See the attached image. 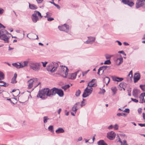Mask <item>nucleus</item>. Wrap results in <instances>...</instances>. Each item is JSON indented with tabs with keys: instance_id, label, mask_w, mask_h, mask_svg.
<instances>
[{
	"instance_id": "bf43d9fd",
	"label": "nucleus",
	"mask_w": 145,
	"mask_h": 145,
	"mask_svg": "<svg viewBox=\"0 0 145 145\" xmlns=\"http://www.w3.org/2000/svg\"><path fill=\"white\" fill-rule=\"evenodd\" d=\"M43 0H36L37 2L39 3H41Z\"/></svg>"
},
{
	"instance_id": "de8ad7c7",
	"label": "nucleus",
	"mask_w": 145,
	"mask_h": 145,
	"mask_svg": "<svg viewBox=\"0 0 145 145\" xmlns=\"http://www.w3.org/2000/svg\"><path fill=\"white\" fill-rule=\"evenodd\" d=\"M118 125L117 124H115L114 126H113V128L115 130L118 129Z\"/></svg>"
},
{
	"instance_id": "58836bf2",
	"label": "nucleus",
	"mask_w": 145,
	"mask_h": 145,
	"mask_svg": "<svg viewBox=\"0 0 145 145\" xmlns=\"http://www.w3.org/2000/svg\"><path fill=\"white\" fill-rule=\"evenodd\" d=\"M70 87V86L69 85H66L62 87V88L65 90H66L67 89Z\"/></svg>"
},
{
	"instance_id": "f03ea898",
	"label": "nucleus",
	"mask_w": 145,
	"mask_h": 145,
	"mask_svg": "<svg viewBox=\"0 0 145 145\" xmlns=\"http://www.w3.org/2000/svg\"><path fill=\"white\" fill-rule=\"evenodd\" d=\"M52 88L50 89L48 88H44L40 90L37 95V97L43 99H45V96L46 95L48 97L52 96Z\"/></svg>"
},
{
	"instance_id": "4468645a",
	"label": "nucleus",
	"mask_w": 145,
	"mask_h": 145,
	"mask_svg": "<svg viewBox=\"0 0 145 145\" xmlns=\"http://www.w3.org/2000/svg\"><path fill=\"white\" fill-rule=\"evenodd\" d=\"M95 80V79H93L88 83L87 86L89 87L90 88H92L93 87L96 86H97V85L94 82Z\"/></svg>"
},
{
	"instance_id": "72a5a7b5",
	"label": "nucleus",
	"mask_w": 145,
	"mask_h": 145,
	"mask_svg": "<svg viewBox=\"0 0 145 145\" xmlns=\"http://www.w3.org/2000/svg\"><path fill=\"white\" fill-rule=\"evenodd\" d=\"M48 130L52 133H54V131L53 130V126L52 125H50L48 127Z\"/></svg>"
},
{
	"instance_id": "680f3d73",
	"label": "nucleus",
	"mask_w": 145,
	"mask_h": 145,
	"mask_svg": "<svg viewBox=\"0 0 145 145\" xmlns=\"http://www.w3.org/2000/svg\"><path fill=\"white\" fill-rule=\"evenodd\" d=\"M116 42H117L118 43V44L119 45L121 46V45L122 43L120 41L117 40L116 41Z\"/></svg>"
},
{
	"instance_id": "e2e57ef3",
	"label": "nucleus",
	"mask_w": 145,
	"mask_h": 145,
	"mask_svg": "<svg viewBox=\"0 0 145 145\" xmlns=\"http://www.w3.org/2000/svg\"><path fill=\"white\" fill-rule=\"evenodd\" d=\"M117 115L118 116H122V113H117Z\"/></svg>"
},
{
	"instance_id": "69168bd1",
	"label": "nucleus",
	"mask_w": 145,
	"mask_h": 145,
	"mask_svg": "<svg viewBox=\"0 0 145 145\" xmlns=\"http://www.w3.org/2000/svg\"><path fill=\"white\" fill-rule=\"evenodd\" d=\"M61 110V108H59L58 110V114H60Z\"/></svg>"
},
{
	"instance_id": "37998d69",
	"label": "nucleus",
	"mask_w": 145,
	"mask_h": 145,
	"mask_svg": "<svg viewBox=\"0 0 145 145\" xmlns=\"http://www.w3.org/2000/svg\"><path fill=\"white\" fill-rule=\"evenodd\" d=\"M17 82V81L16 80V78L13 77L11 80V83H16Z\"/></svg>"
},
{
	"instance_id": "a878e982",
	"label": "nucleus",
	"mask_w": 145,
	"mask_h": 145,
	"mask_svg": "<svg viewBox=\"0 0 145 145\" xmlns=\"http://www.w3.org/2000/svg\"><path fill=\"white\" fill-rule=\"evenodd\" d=\"M118 141L121 143V145H128L126 140H123L122 141L119 137Z\"/></svg>"
},
{
	"instance_id": "a19ab883",
	"label": "nucleus",
	"mask_w": 145,
	"mask_h": 145,
	"mask_svg": "<svg viewBox=\"0 0 145 145\" xmlns=\"http://www.w3.org/2000/svg\"><path fill=\"white\" fill-rule=\"evenodd\" d=\"M44 122V123H46L47 122V120H49V118L47 116H44L43 117Z\"/></svg>"
},
{
	"instance_id": "473e14b6",
	"label": "nucleus",
	"mask_w": 145,
	"mask_h": 145,
	"mask_svg": "<svg viewBox=\"0 0 145 145\" xmlns=\"http://www.w3.org/2000/svg\"><path fill=\"white\" fill-rule=\"evenodd\" d=\"M4 75L1 71H0V80H2L4 78Z\"/></svg>"
},
{
	"instance_id": "9b49d317",
	"label": "nucleus",
	"mask_w": 145,
	"mask_h": 145,
	"mask_svg": "<svg viewBox=\"0 0 145 145\" xmlns=\"http://www.w3.org/2000/svg\"><path fill=\"white\" fill-rule=\"evenodd\" d=\"M120 1L123 3L131 7L133 6L134 5V3L132 1H131L129 0H120Z\"/></svg>"
},
{
	"instance_id": "ddd939ff",
	"label": "nucleus",
	"mask_w": 145,
	"mask_h": 145,
	"mask_svg": "<svg viewBox=\"0 0 145 145\" xmlns=\"http://www.w3.org/2000/svg\"><path fill=\"white\" fill-rule=\"evenodd\" d=\"M88 40L84 42V43L87 44H92L95 41V38L94 37H88Z\"/></svg>"
},
{
	"instance_id": "4d7b16f0",
	"label": "nucleus",
	"mask_w": 145,
	"mask_h": 145,
	"mask_svg": "<svg viewBox=\"0 0 145 145\" xmlns=\"http://www.w3.org/2000/svg\"><path fill=\"white\" fill-rule=\"evenodd\" d=\"M123 111L128 113H129V109L128 108H126L125 110Z\"/></svg>"
},
{
	"instance_id": "20e7f679",
	"label": "nucleus",
	"mask_w": 145,
	"mask_h": 145,
	"mask_svg": "<svg viewBox=\"0 0 145 145\" xmlns=\"http://www.w3.org/2000/svg\"><path fill=\"white\" fill-rule=\"evenodd\" d=\"M68 71L69 70L66 67L61 66H60L58 70L59 74L61 76L65 78L67 77L68 74Z\"/></svg>"
},
{
	"instance_id": "338daca9",
	"label": "nucleus",
	"mask_w": 145,
	"mask_h": 145,
	"mask_svg": "<svg viewBox=\"0 0 145 145\" xmlns=\"http://www.w3.org/2000/svg\"><path fill=\"white\" fill-rule=\"evenodd\" d=\"M123 43L124 44L125 46L129 45L128 43L125 42H124Z\"/></svg>"
},
{
	"instance_id": "bb28decb",
	"label": "nucleus",
	"mask_w": 145,
	"mask_h": 145,
	"mask_svg": "<svg viewBox=\"0 0 145 145\" xmlns=\"http://www.w3.org/2000/svg\"><path fill=\"white\" fill-rule=\"evenodd\" d=\"M144 95L143 94L141 93L139 96L140 99L139 103H143L144 102V96L143 95Z\"/></svg>"
},
{
	"instance_id": "3c124183",
	"label": "nucleus",
	"mask_w": 145,
	"mask_h": 145,
	"mask_svg": "<svg viewBox=\"0 0 145 145\" xmlns=\"http://www.w3.org/2000/svg\"><path fill=\"white\" fill-rule=\"evenodd\" d=\"M131 99L132 101L135 103H137L138 102V100L136 99H134L132 98H131Z\"/></svg>"
},
{
	"instance_id": "cd10ccee",
	"label": "nucleus",
	"mask_w": 145,
	"mask_h": 145,
	"mask_svg": "<svg viewBox=\"0 0 145 145\" xmlns=\"http://www.w3.org/2000/svg\"><path fill=\"white\" fill-rule=\"evenodd\" d=\"M12 65L13 66L16 67L17 69L21 68L20 63H13L12 64Z\"/></svg>"
},
{
	"instance_id": "c9c22d12",
	"label": "nucleus",
	"mask_w": 145,
	"mask_h": 145,
	"mask_svg": "<svg viewBox=\"0 0 145 145\" xmlns=\"http://www.w3.org/2000/svg\"><path fill=\"white\" fill-rule=\"evenodd\" d=\"M111 90L113 93V95H115L116 93V91H117V89L116 87H112L111 88Z\"/></svg>"
},
{
	"instance_id": "412c9836",
	"label": "nucleus",
	"mask_w": 145,
	"mask_h": 145,
	"mask_svg": "<svg viewBox=\"0 0 145 145\" xmlns=\"http://www.w3.org/2000/svg\"><path fill=\"white\" fill-rule=\"evenodd\" d=\"M65 132V130L62 128L59 127L56 131V133L57 134L63 133Z\"/></svg>"
},
{
	"instance_id": "aec40b11",
	"label": "nucleus",
	"mask_w": 145,
	"mask_h": 145,
	"mask_svg": "<svg viewBox=\"0 0 145 145\" xmlns=\"http://www.w3.org/2000/svg\"><path fill=\"white\" fill-rule=\"evenodd\" d=\"M80 105V103H76L72 107V110L75 113H76L77 109L79 108L78 106H79Z\"/></svg>"
},
{
	"instance_id": "0e129e2a",
	"label": "nucleus",
	"mask_w": 145,
	"mask_h": 145,
	"mask_svg": "<svg viewBox=\"0 0 145 145\" xmlns=\"http://www.w3.org/2000/svg\"><path fill=\"white\" fill-rule=\"evenodd\" d=\"M82 140V138L81 137H80L77 139V141H81Z\"/></svg>"
},
{
	"instance_id": "13d9d810",
	"label": "nucleus",
	"mask_w": 145,
	"mask_h": 145,
	"mask_svg": "<svg viewBox=\"0 0 145 145\" xmlns=\"http://www.w3.org/2000/svg\"><path fill=\"white\" fill-rule=\"evenodd\" d=\"M113 128V125H111L108 127V129H112Z\"/></svg>"
},
{
	"instance_id": "4be33fe9",
	"label": "nucleus",
	"mask_w": 145,
	"mask_h": 145,
	"mask_svg": "<svg viewBox=\"0 0 145 145\" xmlns=\"http://www.w3.org/2000/svg\"><path fill=\"white\" fill-rule=\"evenodd\" d=\"M29 8L31 9L35 10L37 8V7L34 4H31L30 3H29Z\"/></svg>"
},
{
	"instance_id": "a211bd4d",
	"label": "nucleus",
	"mask_w": 145,
	"mask_h": 145,
	"mask_svg": "<svg viewBox=\"0 0 145 145\" xmlns=\"http://www.w3.org/2000/svg\"><path fill=\"white\" fill-rule=\"evenodd\" d=\"M112 78L113 81L118 82H121L123 80V78H120L115 76H112Z\"/></svg>"
},
{
	"instance_id": "e433bc0d",
	"label": "nucleus",
	"mask_w": 145,
	"mask_h": 145,
	"mask_svg": "<svg viewBox=\"0 0 145 145\" xmlns=\"http://www.w3.org/2000/svg\"><path fill=\"white\" fill-rule=\"evenodd\" d=\"M4 83H5L6 84H5L4 83H0V86H3L4 87H7L8 86L9 84H8L7 83L5 82H4Z\"/></svg>"
},
{
	"instance_id": "c756f323",
	"label": "nucleus",
	"mask_w": 145,
	"mask_h": 145,
	"mask_svg": "<svg viewBox=\"0 0 145 145\" xmlns=\"http://www.w3.org/2000/svg\"><path fill=\"white\" fill-rule=\"evenodd\" d=\"M126 84L124 82H122L119 85V86L123 88L124 90H125V86H126Z\"/></svg>"
},
{
	"instance_id": "09e8293b",
	"label": "nucleus",
	"mask_w": 145,
	"mask_h": 145,
	"mask_svg": "<svg viewBox=\"0 0 145 145\" xmlns=\"http://www.w3.org/2000/svg\"><path fill=\"white\" fill-rule=\"evenodd\" d=\"M41 63L43 64V66L44 67H45L46 66V65L48 63V62L45 61L44 62H41Z\"/></svg>"
},
{
	"instance_id": "0eeeda50",
	"label": "nucleus",
	"mask_w": 145,
	"mask_h": 145,
	"mask_svg": "<svg viewBox=\"0 0 145 145\" xmlns=\"http://www.w3.org/2000/svg\"><path fill=\"white\" fill-rule=\"evenodd\" d=\"M93 88L87 87L85 89L82 95L83 97L85 98L89 96L92 92Z\"/></svg>"
},
{
	"instance_id": "7c9ffc66",
	"label": "nucleus",
	"mask_w": 145,
	"mask_h": 145,
	"mask_svg": "<svg viewBox=\"0 0 145 145\" xmlns=\"http://www.w3.org/2000/svg\"><path fill=\"white\" fill-rule=\"evenodd\" d=\"M133 77V72L132 71H130L129 74L127 75V77L128 78V79H131V78H132Z\"/></svg>"
},
{
	"instance_id": "f3484780",
	"label": "nucleus",
	"mask_w": 145,
	"mask_h": 145,
	"mask_svg": "<svg viewBox=\"0 0 145 145\" xmlns=\"http://www.w3.org/2000/svg\"><path fill=\"white\" fill-rule=\"evenodd\" d=\"M20 63L21 68L27 67L28 63L29 64V61H22Z\"/></svg>"
},
{
	"instance_id": "39448f33",
	"label": "nucleus",
	"mask_w": 145,
	"mask_h": 145,
	"mask_svg": "<svg viewBox=\"0 0 145 145\" xmlns=\"http://www.w3.org/2000/svg\"><path fill=\"white\" fill-rule=\"evenodd\" d=\"M58 66V64L57 63H51L47 66L46 69L48 71L52 72H54L56 70Z\"/></svg>"
},
{
	"instance_id": "6ab92c4d",
	"label": "nucleus",
	"mask_w": 145,
	"mask_h": 145,
	"mask_svg": "<svg viewBox=\"0 0 145 145\" xmlns=\"http://www.w3.org/2000/svg\"><path fill=\"white\" fill-rule=\"evenodd\" d=\"M31 19L33 22L34 23H36L39 20V18L36 15L34 12L31 16Z\"/></svg>"
},
{
	"instance_id": "49530a36",
	"label": "nucleus",
	"mask_w": 145,
	"mask_h": 145,
	"mask_svg": "<svg viewBox=\"0 0 145 145\" xmlns=\"http://www.w3.org/2000/svg\"><path fill=\"white\" fill-rule=\"evenodd\" d=\"M105 57L106 59H110L111 57V56L109 55L106 54L105 55Z\"/></svg>"
},
{
	"instance_id": "9d476101",
	"label": "nucleus",
	"mask_w": 145,
	"mask_h": 145,
	"mask_svg": "<svg viewBox=\"0 0 145 145\" xmlns=\"http://www.w3.org/2000/svg\"><path fill=\"white\" fill-rule=\"evenodd\" d=\"M58 28L60 31L68 32L69 29V26L65 24L61 26H59Z\"/></svg>"
},
{
	"instance_id": "6e6552de",
	"label": "nucleus",
	"mask_w": 145,
	"mask_h": 145,
	"mask_svg": "<svg viewBox=\"0 0 145 145\" xmlns=\"http://www.w3.org/2000/svg\"><path fill=\"white\" fill-rule=\"evenodd\" d=\"M37 78L31 79L29 80L27 82L28 84L27 88L29 89H31L33 86L37 82Z\"/></svg>"
},
{
	"instance_id": "603ef678",
	"label": "nucleus",
	"mask_w": 145,
	"mask_h": 145,
	"mask_svg": "<svg viewBox=\"0 0 145 145\" xmlns=\"http://www.w3.org/2000/svg\"><path fill=\"white\" fill-rule=\"evenodd\" d=\"M48 18L47 20L49 21H52V20H54V18H50L49 17L48 18Z\"/></svg>"
},
{
	"instance_id": "774afa93",
	"label": "nucleus",
	"mask_w": 145,
	"mask_h": 145,
	"mask_svg": "<svg viewBox=\"0 0 145 145\" xmlns=\"http://www.w3.org/2000/svg\"><path fill=\"white\" fill-rule=\"evenodd\" d=\"M143 119L145 120V114L144 113H143Z\"/></svg>"
},
{
	"instance_id": "2eb2a0df",
	"label": "nucleus",
	"mask_w": 145,
	"mask_h": 145,
	"mask_svg": "<svg viewBox=\"0 0 145 145\" xmlns=\"http://www.w3.org/2000/svg\"><path fill=\"white\" fill-rule=\"evenodd\" d=\"M140 75L139 73H135L133 78L134 82H137L140 79Z\"/></svg>"
},
{
	"instance_id": "b1692460",
	"label": "nucleus",
	"mask_w": 145,
	"mask_h": 145,
	"mask_svg": "<svg viewBox=\"0 0 145 145\" xmlns=\"http://www.w3.org/2000/svg\"><path fill=\"white\" fill-rule=\"evenodd\" d=\"M139 90L137 89H135L133 90V95L135 97H136L139 92Z\"/></svg>"
},
{
	"instance_id": "f257e3e1",
	"label": "nucleus",
	"mask_w": 145,
	"mask_h": 145,
	"mask_svg": "<svg viewBox=\"0 0 145 145\" xmlns=\"http://www.w3.org/2000/svg\"><path fill=\"white\" fill-rule=\"evenodd\" d=\"M5 26L0 23V39L3 40L5 42L8 43L10 33L5 29Z\"/></svg>"
},
{
	"instance_id": "052dcab7",
	"label": "nucleus",
	"mask_w": 145,
	"mask_h": 145,
	"mask_svg": "<svg viewBox=\"0 0 145 145\" xmlns=\"http://www.w3.org/2000/svg\"><path fill=\"white\" fill-rule=\"evenodd\" d=\"M139 125L141 127L145 126V123L144 124H142V123H139Z\"/></svg>"
},
{
	"instance_id": "a18cd8bd",
	"label": "nucleus",
	"mask_w": 145,
	"mask_h": 145,
	"mask_svg": "<svg viewBox=\"0 0 145 145\" xmlns=\"http://www.w3.org/2000/svg\"><path fill=\"white\" fill-rule=\"evenodd\" d=\"M83 101H82L81 102L82 104L81 105V107H82L83 106H84L86 104V103L84 101L85 100L84 99H83Z\"/></svg>"
},
{
	"instance_id": "5701e85b",
	"label": "nucleus",
	"mask_w": 145,
	"mask_h": 145,
	"mask_svg": "<svg viewBox=\"0 0 145 145\" xmlns=\"http://www.w3.org/2000/svg\"><path fill=\"white\" fill-rule=\"evenodd\" d=\"M110 79L109 77H106L103 80V82L104 83H105L106 85H107L109 82Z\"/></svg>"
},
{
	"instance_id": "79ce46f5",
	"label": "nucleus",
	"mask_w": 145,
	"mask_h": 145,
	"mask_svg": "<svg viewBox=\"0 0 145 145\" xmlns=\"http://www.w3.org/2000/svg\"><path fill=\"white\" fill-rule=\"evenodd\" d=\"M140 87L143 91H145V85H141L140 86Z\"/></svg>"
},
{
	"instance_id": "393cba45",
	"label": "nucleus",
	"mask_w": 145,
	"mask_h": 145,
	"mask_svg": "<svg viewBox=\"0 0 145 145\" xmlns=\"http://www.w3.org/2000/svg\"><path fill=\"white\" fill-rule=\"evenodd\" d=\"M34 12L35 14H36V15L39 18V17L40 18H41L42 17V16L41 15L40 13L38 11H35Z\"/></svg>"
},
{
	"instance_id": "2f4dec72",
	"label": "nucleus",
	"mask_w": 145,
	"mask_h": 145,
	"mask_svg": "<svg viewBox=\"0 0 145 145\" xmlns=\"http://www.w3.org/2000/svg\"><path fill=\"white\" fill-rule=\"evenodd\" d=\"M76 73H72L71 74V77L70 78L71 79H74L76 78Z\"/></svg>"
},
{
	"instance_id": "4c0bfd02",
	"label": "nucleus",
	"mask_w": 145,
	"mask_h": 145,
	"mask_svg": "<svg viewBox=\"0 0 145 145\" xmlns=\"http://www.w3.org/2000/svg\"><path fill=\"white\" fill-rule=\"evenodd\" d=\"M46 16H44L45 18H48L50 16H52V14L51 13L47 12L46 13Z\"/></svg>"
},
{
	"instance_id": "ea45409f",
	"label": "nucleus",
	"mask_w": 145,
	"mask_h": 145,
	"mask_svg": "<svg viewBox=\"0 0 145 145\" xmlns=\"http://www.w3.org/2000/svg\"><path fill=\"white\" fill-rule=\"evenodd\" d=\"M81 93V91L80 89L78 90L76 92L75 95L76 96H79Z\"/></svg>"
},
{
	"instance_id": "7ed1b4c3",
	"label": "nucleus",
	"mask_w": 145,
	"mask_h": 145,
	"mask_svg": "<svg viewBox=\"0 0 145 145\" xmlns=\"http://www.w3.org/2000/svg\"><path fill=\"white\" fill-rule=\"evenodd\" d=\"M29 65L31 69L37 71H38L40 70L41 67L40 63H37L33 61H30Z\"/></svg>"
},
{
	"instance_id": "8fccbe9b",
	"label": "nucleus",
	"mask_w": 145,
	"mask_h": 145,
	"mask_svg": "<svg viewBox=\"0 0 145 145\" xmlns=\"http://www.w3.org/2000/svg\"><path fill=\"white\" fill-rule=\"evenodd\" d=\"M104 67H103V66L101 67H100L99 68V70H100V71L103 70V72L105 70V69L104 68Z\"/></svg>"
},
{
	"instance_id": "c03bdc74",
	"label": "nucleus",
	"mask_w": 145,
	"mask_h": 145,
	"mask_svg": "<svg viewBox=\"0 0 145 145\" xmlns=\"http://www.w3.org/2000/svg\"><path fill=\"white\" fill-rule=\"evenodd\" d=\"M111 61L110 60H108L105 61L104 63L105 64H110Z\"/></svg>"
},
{
	"instance_id": "423d86ee",
	"label": "nucleus",
	"mask_w": 145,
	"mask_h": 145,
	"mask_svg": "<svg viewBox=\"0 0 145 145\" xmlns=\"http://www.w3.org/2000/svg\"><path fill=\"white\" fill-rule=\"evenodd\" d=\"M52 96L55 95L56 94H57L61 97H63L64 95L63 91L62 89H58L56 88H52Z\"/></svg>"
},
{
	"instance_id": "f704fd0d",
	"label": "nucleus",
	"mask_w": 145,
	"mask_h": 145,
	"mask_svg": "<svg viewBox=\"0 0 145 145\" xmlns=\"http://www.w3.org/2000/svg\"><path fill=\"white\" fill-rule=\"evenodd\" d=\"M30 35L31 36V37H35V36H36L37 38H32V37H30V38H29V39H38V36L36 34H34V33H31L30 34Z\"/></svg>"
},
{
	"instance_id": "6e6d98bb",
	"label": "nucleus",
	"mask_w": 145,
	"mask_h": 145,
	"mask_svg": "<svg viewBox=\"0 0 145 145\" xmlns=\"http://www.w3.org/2000/svg\"><path fill=\"white\" fill-rule=\"evenodd\" d=\"M138 113L140 114H141L142 111V109L141 108H139L138 110Z\"/></svg>"
},
{
	"instance_id": "5fc2aeb1",
	"label": "nucleus",
	"mask_w": 145,
	"mask_h": 145,
	"mask_svg": "<svg viewBox=\"0 0 145 145\" xmlns=\"http://www.w3.org/2000/svg\"><path fill=\"white\" fill-rule=\"evenodd\" d=\"M4 10L1 8H0V15L2 14L4 12Z\"/></svg>"
},
{
	"instance_id": "f8f14e48",
	"label": "nucleus",
	"mask_w": 145,
	"mask_h": 145,
	"mask_svg": "<svg viewBox=\"0 0 145 145\" xmlns=\"http://www.w3.org/2000/svg\"><path fill=\"white\" fill-rule=\"evenodd\" d=\"M115 135L114 132L111 131L107 133V137L110 140H112L115 138Z\"/></svg>"
},
{
	"instance_id": "864d4df0",
	"label": "nucleus",
	"mask_w": 145,
	"mask_h": 145,
	"mask_svg": "<svg viewBox=\"0 0 145 145\" xmlns=\"http://www.w3.org/2000/svg\"><path fill=\"white\" fill-rule=\"evenodd\" d=\"M89 70H88L87 71H86L85 72H82V75L83 76H84V75H85V74H86L89 71Z\"/></svg>"
},
{
	"instance_id": "dca6fc26",
	"label": "nucleus",
	"mask_w": 145,
	"mask_h": 145,
	"mask_svg": "<svg viewBox=\"0 0 145 145\" xmlns=\"http://www.w3.org/2000/svg\"><path fill=\"white\" fill-rule=\"evenodd\" d=\"M123 62L122 57L120 56V57L117 58L115 61L116 64L117 65H120Z\"/></svg>"
},
{
	"instance_id": "c85d7f7f",
	"label": "nucleus",
	"mask_w": 145,
	"mask_h": 145,
	"mask_svg": "<svg viewBox=\"0 0 145 145\" xmlns=\"http://www.w3.org/2000/svg\"><path fill=\"white\" fill-rule=\"evenodd\" d=\"M98 145H107L103 140H100L98 142Z\"/></svg>"
},
{
	"instance_id": "1a4fd4ad",
	"label": "nucleus",
	"mask_w": 145,
	"mask_h": 145,
	"mask_svg": "<svg viewBox=\"0 0 145 145\" xmlns=\"http://www.w3.org/2000/svg\"><path fill=\"white\" fill-rule=\"evenodd\" d=\"M145 0H137L136 4V7L138 8L140 7L145 8Z\"/></svg>"
}]
</instances>
